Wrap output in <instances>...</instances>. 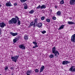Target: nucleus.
I'll list each match as a JSON object with an SVG mask.
<instances>
[{"label":"nucleus","mask_w":75,"mask_h":75,"mask_svg":"<svg viewBox=\"0 0 75 75\" xmlns=\"http://www.w3.org/2000/svg\"><path fill=\"white\" fill-rule=\"evenodd\" d=\"M57 14L58 16H59V15H61V12L60 11H58L57 13Z\"/></svg>","instance_id":"24"},{"label":"nucleus","mask_w":75,"mask_h":75,"mask_svg":"<svg viewBox=\"0 0 75 75\" xmlns=\"http://www.w3.org/2000/svg\"><path fill=\"white\" fill-rule=\"evenodd\" d=\"M35 46V47H38V45H36Z\"/></svg>","instance_id":"38"},{"label":"nucleus","mask_w":75,"mask_h":75,"mask_svg":"<svg viewBox=\"0 0 75 75\" xmlns=\"http://www.w3.org/2000/svg\"><path fill=\"white\" fill-rule=\"evenodd\" d=\"M0 75H1V74H0Z\"/></svg>","instance_id":"45"},{"label":"nucleus","mask_w":75,"mask_h":75,"mask_svg":"<svg viewBox=\"0 0 75 75\" xmlns=\"http://www.w3.org/2000/svg\"><path fill=\"white\" fill-rule=\"evenodd\" d=\"M35 72H38V69H36L35 70Z\"/></svg>","instance_id":"34"},{"label":"nucleus","mask_w":75,"mask_h":75,"mask_svg":"<svg viewBox=\"0 0 75 75\" xmlns=\"http://www.w3.org/2000/svg\"><path fill=\"white\" fill-rule=\"evenodd\" d=\"M67 23L69 24H70V25H72V24H74V23L71 21L68 22H67Z\"/></svg>","instance_id":"16"},{"label":"nucleus","mask_w":75,"mask_h":75,"mask_svg":"<svg viewBox=\"0 0 75 75\" xmlns=\"http://www.w3.org/2000/svg\"><path fill=\"white\" fill-rule=\"evenodd\" d=\"M6 25V24L3 22L0 23V27L1 28H4Z\"/></svg>","instance_id":"7"},{"label":"nucleus","mask_w":75,"mask_h":75,"mask_svg":"<svg viewBox=\"0 0 75 75\" xmlns=\"http://www.w3.org/2000/svg\"><path fill=\"white\" fill-rule=\"evenodd\" d=\"M65 26V25H62L59 28V30H61V29H63L64 28V27Z\"/></svg>","instance_id":"20"},{"label":"nucleus","mask_w":75,"mask_h":75,"mask_svg":"<svg viewBox=\"0 0 75 75\" xmlns=\"http://www.w3.org/2000/svg\"><path fill=\"white\" fill-rule=\"evenodd\" d=\"M1 34V33H0V34Z\"/></svg>","instance_id":"44"},{"label":"nucleus","mask_w":75,"mask_h":75,"mask_svg":"<svg viewBox=\"0 0 75 75\" xmlns=\"http://www.w3.org/2000/svg\"><path fill=\"white\" fill-rule=\"evenodd\" d=\"M13 5L14 6H17V3H14V4H13Z\"/></svg>","instance_id":"33"},{"label":"nucleus","mask_w":75,"mask_h":75,"mask_svg":"<svg viewBox=\"0 0 75 75\" xmlns=\"http://www.w3.org/2000/svg\"><path fill=\"white\" fill-rule=\"evenodd\" d=\"M55 8H57L58 7V6H55Z\"/></svg>","instance_id":"37"},{"label":"nucleus","mask_w":75,"mask_h":75,"mask_svg":"<svg viewBox=\"0 0 75 75\" xmlns=\"http://www.w3.org/2000/svg\"><path fill=\"white\" fill-rule=\"evenodd\" d=\"M33 44H34V45H37V43L36 42H33Z\"/></svg>","instance_id":"32"},{"label":"nucleus","mask_w":75,"mask_h":75,"mask_svg":"<svg viewBox=\"0 0 75 75\" xmlns=\"http://www.w3.org/2000/svg\"><path fill=\"white\" fill-rule=\"evenodd\" d=\"M34 12V11L33 10H31L29 12V13H30V14H33Z\"/></svg>","instance_id":"22"},{"label":"nucleus","mask_w":75,"mask_h":75,"mask_svg":"<svg viewBox=\"0 0 75 75\" xmlns=\"http://www.w3.org/2000/svg\"><path fill=\"white\" fill-rule=\"evenodd\" d=\"M54 54H50L49 56V57L50 58H54Z\"/></svg>","instance_id":"23"},{"label":"nucleus","mask_w":75,"mask_h":75,"mask_svg":"<svg viewBox=\"0 0 75 75\" xmlns=\"http://www.w3.org/2000/svg\"><path fill=\"white\" fill-rule=\"evenodd\" d=\"M11 69H13V67H12L11 68Z\"/></svg>","instance_id":"41"},{"label":"nucleus","mask_w":75,"mask_h":75,"mask_svg":"<svg viewBox=\"0 0 75 75\" xmlns=\"http://www.w3.org/2000/svg\"><path fill=\"white\" fill-rule=\"evenodd\" d=\"M38 19L37 18L35 19L34 20V22L35 23H37Z\"/></svg>","instance_id":"25"},{"label":"nucleus","mask_w":75,"mask_h":75,"mask_svg":"<svg viewBox=\"0 0 75 75\" xmlns=\"http://www.w3.org/2000/svg\"><path fill=\"white\" fill-rule=\"evenodd\" d=\"M41 5H39L37 7V9H38V8H41Z\"/></svg>","instance_id":"31"},{"label":"nucleus","mask_w":75,"mask_h":75,"mask_svg":"<svg viewBox=\"0 0 75 75\" xmlns=\"http://www.w3.org/2000/svg\"><path fill=\"white\" fill-rule=\"evenodd\" d=\"M36 25L38 27V28H41V27H42V23L41 22H40L37 23Z\"/></svg>","instance_id":"11"},{"label":"nucleus","mask_w":75,"mask_h":75,"mask_svg":"<svg viewBox=\"0 0 75 75\" xmlns=\"http://www.w3.org/2000/svg\"><path fill=\"white\" fill-rule=\"evenodd\" d=\"M41 9H42L43 8H46V6H45V5H43L41 6Z\"/></svg>","instance_id":"17"},{"label":"nucleus","mask_w":75,"mask_h":75,"mask_svg":"<svg viewBox=\"0 0 75 75\" xmlns=\"http://www.w3.org/2000/svg\"><path fill=\"white\" fill-rule=\"evenodd\" d=\"M52 52L54 54L55 56L59 55V53L58 52V51L56 50V47H55L52 48Z\"/></svg>","instance_id":"2"},{"label":"nucleus","mask_w":75,"mask_h":75,"mask_svg":"<svg viewBox=\"0 0 75 75\" xmlns=\"http://www.w3.org/2000/svg\"><path fill=\"white\" fill-rule=\"evenodd\" d=\"M8 68L7 66L5 67V69L6 70L8 69Z\"/></svg>","instance_id":"35"},{"label":"nucleus","mask_w":75,"mask_h":75,"mask_svg":"<svg viewBox=\"0 0 75 75\" xmlns=\"http://www.w3.org/2000/svg\"><path fill=\"white\" fill-rule=\"evenodd\" d=\"M10 34H11V35H12V36H16L18 34V33H13L12 32L10 33Z\"/></svg>","instance_id":"15"},{"label":"nucleus","mask_w":75,"mask_h":75,"mask_svg":"<svg viewBox=\"0 0 75 75\" xmlns=\"http://www.w3.org/2000/svg\"><path fill=\"white\" fill-rule=\"evenodd\" d=\"M46 21H47V22H48V23H50V22L51 21L50 20V19H46Z\"/></svg>","instance_id":"27"},{"label":"nucleus","mask_w":75,"mask_h":75,"mask_svg":"<svg viewBox=\"0 0 75 75\" xmlns=\"http://www.w3.org/2000/svg\"><path fill=\"white\" fill-rule=\"evenodd\" d=\"M53 20H56V17H55V16H54L52 17V18Z\"/></svg>","instance_id":"36"},{"label":"nucleus","mask_w":75,"mask_h":75,"mask_svg":"<svg viewBox=\"0 0 75 75\" xmlns=\"http://www.w3.org/2000/svg\"><path fill=\"white\" fill-rule=\"evenodd\" d=\"M51 11H52V10H51Z\"/></svg>","instance_id":"46"},{"label":"nucleus","mask_w":75,"mask_h":75,"mask_svg":"<svg viewBox=\"0 0 75 75\" xmlns=\"http://www.w3.org/2000/svg\"><path fill=\"white\" fill-rule=\"evenodd\" d=\"M0 33H1V28H0Z\"/></svg>","instance_id":"42"},{"label":"nucleus","mask_w":75,"mask_h":75,"mask_svg":"<svg viewBox=\"0 0 75 75\" xmlns=\"http://www.w3.org/2000/svg\"><path fill=\"white\" fill-rule=\"evenodd\" d=\"M2 7V6H1V5L0 4V7Z\"/></svg>","instance_id":"43"},{"label":"nucleus","mask_w":75,"mask_h":75,"mask_svg":"<svg viewBox=\"0 0 75 75\" xmlns=\"http://www.w3.org/2000/svg\"><path fill=\"white\" fill-rule=\"evenodd\" d=\"M69 19H70V20H72V18H71V17L69 18Z\"/></svg>","instance_id":"39"},{"label":"nucleus","mask_w":75,"mask_h":75,"mask_svg":"<svg viewBox=\"0 0 75 75\" xmlns=\"http://www.w3.org/2000/svg\"><path fill=\"white\" fill-rule=\"evenodd\" d=\"M69 2L70 5H74L75 3V0H70Z\"/></svg>","instance_id":"8"},{"label":"nucleus","mask_w":75,"mask_h":75,"mask_svg":"<svg viewBox=\"0 0 75 75\" xmlns=\"http://www.w3.org/2000/svg\"><path fill=\"white\" fill-rule=\"evenodd\" d=\"M33 48H36L35 46H34L33 47Z\"/></svg>","instance_id":"40"},{"label":"nucleus","mask_w":75,"mask_h":75,"mask_svg":"<svg viewBox=\"0 0 75 75\" xmlns=\"http://www.w3.org/2000/svg\"><path fill=\"white\" fill-rule=\"evenodd\" d=\"M6 6L7 7H11V6H12V4H11L10 1H9L6 3Z\"/></svg>","instance_id":"9"},{"label":"nucleus","mask_w":75,"mask_h":75,"mask_svg":"<svg viewBox=\"0 0 75 75\" xmlns=\"http://www.w3.org/2000/svg\"><path fill=\"white\" fill-rule=\"evenodd\" d=\"M19 48L22 50H25V46L23 44L19 46Z\"/></svg>","instance_id":"5"},{"label":"nucleus","mask_w":75,"mask_h":75,"mask_svg":"<svg viewBox=\"0 0 75 75\" xmlns=\"http://www.w3.org/2000/svg\"><path fill=\"white\" fill-rule=\"evenodd\" d=\"M18 56H16L14 57H11V59H12V61H14L15 62H16L18 58Z\"/></svg>","instance_id":"3"},{"label":"nucleus","mask_w":75,"mask_h":75,"mask_svg":"<svg viewBox=\"0 0 75 75\" xmlns=\"http://www.w3.org/2000/svg\"><path fill=\"white\" fill-rule=\"evenodd\" d=\"M70 63V62L68 61H63L62 62V64L63 65H66Z\"/></svg>","instance_id":"12"},{"label":"nucleus","mask_w":75,"mask_h":75,"mask_svg":"<svg viewBox=\"0 0 75 75\" xmlns=\"http://www.w3.org/2000/svg\"><path fill=\"white\" fill-rule=\"evenodd\" d=\"M30 26H33V25H34V27H35V23L34 22L32 21L30 23Z\"/></svg>","instance_id":"13"},{"label":"nucleus","mask_w":75,"mask_h":75,"mask_svg":"<svg viewBox=\"0 0 75 75\" xmlns=\"http://www.w3.org/2000/svg\"><path fill=\"white\" fill-rule=\"evenodd\" d=\"M71 41L72 42H75V34H74L71 36Z\"/></svg>","instance_id":"4"},{"label":"nucleus","mask_w":75,"mask_h":75,"mask_svg":"<svg viewBox=\"0 0 75 75\" xmlns=\"http://www.w3.org/2000/svg\"><path fill=\"white\" fill-rule=\"evenodd\" d=\"M69 71L71 72H75V67L74 68V66H72L69 69Z\"/></svg>","instance_id":"6"},{"label":"nucleus","mask_w":75,"mask_h":75,"mask_svg":"<svg viewBox=\"0 0 75 75\" xmlns=\"http://www.w3.org/2000/svg\"><path fill=\"white\" fill-rule=\"evenodd\" d=\"M45 68V67H44V66L42 65L40 69V72H41L43 71H44V69Z\"/></svg>","instance_id":"14"},{"label":"nucleus","mask_w":75,"mask_h":75,"mask_svg":"<svg viewBox=\"0 0 75 75\" xmlns=\"http://www.w3.org/2000/svg\"><path fill=\"white\" fill-rule=\"evenodd\" d=\"M17 41V38H15L13 39V44H14V43H16Z\"/></svg>","instance_id":"18"},{"label":"nucleus","mask_w":75,"mask_h":75,"mask_svg":"<svg viewBox=\"0 0 75 75\" xmlns=\"http://www.w3.org/2000/svg\"><path fill=\"white\" fill-rule=\"evenodd\" d=\"M16 18L17 19V21L18 22V25H20V24L21 23V21H20V20H19V19H20V18H18V16H15Z\"/></svg>","instance_id":"10"},{"label":"nucleus","mask_w":75,"mask_h":75,"mask_svg":"<svg viewBox=\"0 0 75 75\" xmlns=\"http://www.w3.org/2000/svg\"><path fill=\"white\" fill-rule=\"evenodd\" d=\"M21 3H25V1H27V0H20Z\"/></svg>","instance_id":"26"},{"label":"nucleus","mask_w":75,"mask_h":75,"mask_svg":"<svg viewBox=\"0 0 75 75\" xmlns=\"http://www.w3.org/2000/svg\"><path fill=\"white\" fill-rule=\"evenodd\" d=\"M42 33V34H45V33H46V31L44 30L43 31H42L41 32Z\"/></svg>","instance_id":"30"},{"label":"nucleus","mask_w":75,"mask_h":75,"mask_svg":"<svg viewBox=\"0 0 75 75\" xmlns=\"http://www.w3.org/2000/svg\"><path fill=\"white\" fill-rule=\"evenodd\" d=\"M45 19V17L44 16H42L41 18V20H44V19Z\"/></svg>","instance_id":"28"},{"label":"nucleus","mask_w":75,"mask_h":75,"mask_svg":"<svg viewBox=\"0 0 75 75\" xmlns=\"http://www.w3.org/2000/svg\"><path fill=\"white\" fill-rule=\"evenodd\" d=\"M28 35H26L24 37V39L26 40H28Z\"/></svg>","instance_id":"19"},{"label":"nucleus","mask_w":75,"mask_h":75,"mask_svg":"<svg viewBox=\"0 0 75 75\" xmlns=\"http://www.w3.org/2000/svg\"><path fill=\"white\" fill-rule=\"evenodd\" d=\"M61 1L60 2V4H64V0H60Z\"/></svg>","instance_id":"21"},{"label":"nucleus","mask_w":75,"mask_h":75,"mask_svg":"<svg viewBox=\"0 0 75 75\" xmlns=\"http://www.w3.org/2000/svg\"><path fill=\"white\" fill-rule=\"evenodd\" d=\"M28 8V6L27 5L25 6H24V9H27V8Z\"/></svg>","instance_id":"29"},{"label":"nucleus","mask_w":75,"mask_h":75,"mask_svg":"<svg viewBox=\"0 0 75 75\" xmlns=\"http://www.w3.org/2000/svg\"><path fill=\"white\" fill-rule=\"evenodd\" d=\"M17 23V20L15 18H12L11 20L8 21L9 24H16Z\"/></svg>","instance_id":"1"}]
</instances>
